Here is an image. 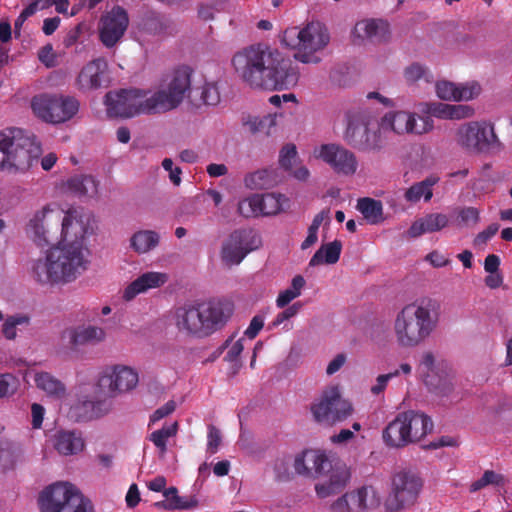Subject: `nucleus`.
Returning a JSON list of instances; mask_svg holds the SVG:
<instances>
[{
    "mask_svg": "<svg viewBox=\"0 0 512 512\" xmlns=\"http://www.w3.org/2000/svg\"><path fill=\"white\" fill-rule=\"evenodd\" d=\"M238 76L254 89L288 90L300 78L298 66L278 50L266 44H254L238 51L232 58Z\"/></svg>",
    "mask_w": 512,
    "mask_h": 512,
    "instance_id": "nucleus-1",
    "label": "nucleus"
},
{
    "mask_svg": "<svg viewBox=\"0 0 512 512\" xmlns=\"http://www.w3.org/2000/svg\"><path fill=\"white\" fill-rule=\"evenodd\" d=\"M234 311L226 300L188 301L174 310V324L182 335L204 339L220 331Z\"/></svg>",
    "mask_w": 512,
    "mask_h": 512,
    "instance_id": "nucleus-2",
    "label": "nucleus"
},
{
    "mask_svg": "<svg viewBox=\"0 0 512 512\" xmlns=\"http://www.w3.org/2000/svg\"><path fill=\"white\" fill-rule=\"evenodd\" d=\"M441 314L440 303L422 298L404 306L394 321L397 342L402 347H416L437 328Z\"/></svg>",
    "mask_w": 512,
    "mask_h": 512,
    "instance_id": "nucleus-3",
    "label": "nucleus"
},
{
    "mask_svg": "<svg viewBox=\"0 0 512 512\" xmlns=\"http://www.w3.org/2000/svg\"><path fill=\"white\" fill-rule=\"evenodd\" d=\"M87 260L78 245L58 244L31 264L33 279L42 285L69 283L86 270Z\"/></svg>",
    "mask_w": 512,
    "mask_h": 512,
    "instance_id": "nucleus-4",
    "label": "nucleus"
},
{
    "mask_svg": "<svg viewBox=\"0 0 512 512\" xmlns=\"http://www.w3.org/2000/svg\"><path fill=\"white\" fill-rule=\"evenodd\" d=\"M40 143L34 134L19 128L0 132V169L23 170L41 154Z\"/></svg>",
    "mask_w": 512,
    "mask_h": 512,
    "instance_id": "nucleus-5",
    "label": "nucleus"
},
{
    "mask_svg": "<svg viewBox=\"0 0 512 512\" xmlns=\"http://www.w3.org/2000/svg\"><path fill=\"white\" fill-rule=\"evenodd\" d=\"M433 430V422L423 412L408 410L400 412L388 423L382 433L386 446L403 448L417 442Z\"/></svg>",
    "mask_w": 512,
    "mask_h": 512,
    "instance_id": "nucleus-6",
    "label": "nucleus"
},
{
    "mask_svg": "<svg viewBox=\"0 0 512 512\" xmlns=\"http://www.w3.org/2000/svg\"><path fill=\"white\" fill-rule=\"evenodd\" d=\"M282 42L291 49L296 50L294 57L302 63H319L320 58L315 55L329 42L326 29L319 22L308 23L305 27H290L284 30Z\"/></svg>",
    "mask_w": 512,
    "mask_h": 512,
    "instance_id": "nucleus-7",
    "label": "nucleus"
},
{
    "mask_svg": "<svg viewBox=\"0 0 512 512\" xmlns=\"http://www.w3.org/2000/svg\"><path fill=\"white\" fill-rule=\"evenodd\" d=\"M382 129L372 115L364 110H352L347 113L345 141L354 149L362 152L379 151L383 147Z\"/></svg>",
    "mask_w": 512,
    "mask_h": 512,
    "instance_id": "nucleus-8",
    "label": "nucleus"
},
{
    "mask_svg": "<svg viewBox=\"0 0 512 512\" xmlns=\"http://www.w3.org/2000/svg\"><path fill=\"white\" fill-rule=\"evenodd\" d=\"M193 70L188 66H179L164 79V87L152 93L153 110L158 114L176 109L186 97L190 96Z\"/></svg>",
    "mask_w": 512,
    "mask_h": 512,
    "instance_id": "nucleus-9",
    "label": "nucleus"
},
{
    "mask_svg": "<svg viewBox=\"0 0 512 512\" xmlns=\"http://www.w3.org/2000/svg\"><path fill=\"white\" fill-rule=\"evenodd\" d=\"M41 512H94L91 501L70 483H55L41 492Z\"/></svg>",
    "mask_w": 512,
    "mask_h": 512,
    "instance_id": "nucleus-10",
    "label": "nucleus"
},
{
    "mask_svg": "<svg viewBox=\"0 0 512 512\" xmlns=\"http://www.w3.org/2000/svg\"><path fill=\"white\" fill-rule=\"evenodd\" d=\"M34 114L46 123L61 124L71 120L79 111V100L71 95L43 93L31 100Z\"/></svg>",
    "mask_w": 512,
    "mask_h": 512,
    "instance_id": "nucleus-11",
    "label": "nucleus"
},
{
    "mask_svg": "<svg viewBox=\"0 0 512 512\" xmlns=\"http://www.w3.org/2000/svg\"><path fill=\"white\" fill-rule=\"evenodd\" d=\"M152 101V95L148 96V92L141 89L110 91L105 96L108 115L121 118L158 114V111L151 107Z\"/></svg>",
    "mask_w": 512,
    "mask_h": 512,
    "instance_id": "nucleus-12",
    "label": "nucleus"
},
{
    "mask_svg": "<svg viewBox=\"0 0 512 512\" xmlns=\"http://www.w3.org/2000/svg\"><path fill=\"white\" fill-rule=\"evenodd\" d=\"M423 487L422 479L410 471H400L392 478V487L385 501L387 512H399L415 504Z\"/></svg>",
    "mask_w": 512,
    "mask_h": 512,
    "instance_id": "nucleus-13",
    "label": "nucleus"
},
{
    "mask_svg": "<svg viewBox=\"0 0 512 512\" xmlns=\"http://www.w3.org/2000/svg\"><path fill=\"white\" fill-rule=\"evenodd\" d=\"M317 422L333 425L345 421L352 415L351 403L342 398L338 387L325 391L318 403L311 407Z\"/></svg>",
    "mask_w": 512,
    "mask_h": 512,
    "instance_id": "nucleus-14",
    "label": "nucleus"
},
{
    "mask_svg": "<svg viewBox=\"0 0 512 512\" xmlns=\"http://www.w3.org/2000/svg\"><path fill=\"white\" fill-rule=\"evenodd\" d=\"M262 244L261 237L251 229L233 231L223 242L221 248L222 261L227 265H238L250 252Z\"/></svg>",
    "mask_w": 512,
    "mask_h": 512,
    "instance_id": "nucleus-15",
    "label": "nucleus"
},
{
    "mask_svg": "<svg viewBox=\"0 0 512 512\" xmlns=\"http://www.w3.org/2000/svg\"><path fill=\"white\" fill-rule=\"evenodd\" d=\"M379 127L383 132L390 131L397 135H421L433 128V121L428 116L417 117L408 111H390L381 118Z\"/></svg>",
    "mask_w": 512,
    "mask_h": 512,
    "instance_id": "nucleus-16",
    "label": "nucleus"
},
{
    "mask_svg": "<svg viewBox=\"0 0 512 512\" xmlns=\"http://www.w3.org/2000/svg\"><path fill=\"white\" fill-rule=\"evenodd\" d=\"M138 373L125 365L106 367L100 374L97 387L108 397H116L121 393L134 389L138 384Z\"/></svg>",
    "mask_w": 512,
    "mask_h": 512,
    "instance_id": "nucleus-17",
    "label": "nucleus"
},
{
    "mask_svg": "<svg viewBox=\"0 0 512 512\" xmlns=\"http://www.w3.org/2000/svg\"><path fill=\"white\" fill-rule=\"evenodd\" d=\"M458 142L474 152H488L500 146L494 126L486 122H471L462 126L458 130Z\"/></svg>",
    "mask_w": 512,
    "mask_h": 512,
    "instance_id": "nucleus-18",
    "label": "nucleus"
},
{
    "mask_svg": "<svg viewBox=\"0 0 512 512\" xmlns=\"http://www.w3.org/2000/svg\"><path fill=\"white\" fill-rule=\"evenodd\" d=\"M381 503L375 487L364 485L346 492L330 503L329 512H366L377 508Z\"/></svg>",
    "mask_w": 512,
    "mask_h": 512,
    "instance_id": "nucleus-19",
    "label": "nucleus"
},
{
    "mask_svg": "<svg viewBox=\"0 0 512 512\" xmlns=\"http://www.w3.org/2000/svg\"><path fill=\"white\" fill-rule=\"evenodd\" d=\"M313 156L328 164L340 175L351 176L358 169L356 155L340 144L328 143L317 146L313 149Z\"/></svg>",
    "mask_w": 512,
    "mask_h": 512,
    "instance_id": "nucleus-20",
    "label": "nucleus"
},
{
    "mask_svg": "<svg viewBox=\"0 0 512 512\" xmlns=\"http://www.w3.org/2000/svg\"><path fill=\"white\" fill-rule=\"evenodd\" d=\"M129 24L126 10L115 6L101 19L100 40L110 48L113 47L124 35Z\"/></svg>",
    "mask_w": 512,
    "mask_h": 512,
    "instance_id": "nucleus-21",
    "label": "nucleus"
},
{
    "mask_svg": "<svg viewBox=\"0 0 512 512\" xmlns=\"http://www.w3.org/2000/svg\"><path fill=\"white\" fill-rule=\"evenodd\" d=\"M280 199L281 195L273 193L255 194L239 202L238 212L246 218L276 215L282 209Z\"/></svg>",
    "mask_w": 512,
    "mask_h": 512,
    "instance_id": "nucleus-22",
    "label": "nucleus"
},
{
    "mask_svg": "<svg viewBox=\"0 0 512 512\" xmlns=\"http://www.w3.org/2000/svg\"><path fill=\"white\" fill-rule=\"evenodd\" d=\"M108 82V64L104 58L93 59L79 72L76 84L81 91H91Z\"/></svg>",
    "mask_w": 512,
    "mask_h": 512,
    "instance_id": "nucleus-23",
    "label": "nucleus"
},
{
    "mask_svg": "<svg viewBox=\"0 0 512 512\" xmlns=\"http://www.w3.org/2000/svg\"><path fill=\"white\" fill-rule=\"evenodd\" d=\"M61 338L67 340L72 350L82 346H95L106 339V332L103 328L94 325H79L65 329Z\"/></svg>",
    "mask_w": 512,
    "mask_h": 512,
    "instance_id": "nucleus-24",
    "label": "nucleus"
},
{
    "mask_svg": "<svg viewBox=\"0 0 512 512\" xmlns=\"http://www.w3.org/2000/svg\"><path fill=\"white\" fill-rule=\"evenodd\" d=\"M89 218L76 216L75 212L68 211L62 221V239L59 244L62 245H78L81 252L84 253L83 240L89 233Z\"/></svg>",
    "mask_w": 512,
    "mask_h": 512,
    "instance_id": "nucleus-25",
    "label": "nucleus"
},
{
    "mask_svg": "<svg viewBox=\"0 0 512 512\" xmlns=\"http://www.w3.org/2000/svg\"><path fill=\"white\" fill-rule=\"evenodd\" d=\"M435 88L437 96L446 101H468L477 97L481 91L476 82L456 85L446 80L438 81Z\"/></svg>",
    "mask_w": 512,
    "mask_h": 512,
    "instance_id": "nucleus-26",
    "label": "nucleus"
},
{
    "mask_svg": "<svg viewBox=\"0 0 512 512\" xmlns=\"http://www.w3.org/2000/svg\"><path fill=\"white\" fill-rule=\"evenodd\" d=\"M169 277L162 272H146L132 281L124 290L123 298L126 301L134 299L138 294L144 293L149 289L163 286Z\"/></svg>",
    "mask_w": 512,
    "mask_h": 512,
    "instance_id": "nucleus-27",
    "label": "nucleus"
},
{
    "mask_svg": "<svg viewBox=\"0 0 512 512\" xmlns=\"http://www.w3.org/2000/svg\"><path fill=\"white\" fill-rule=\"evenodd\" d=\"M450 219L444 213L432 212L416 219L408 229L410 238H417L426 233L441 231L449 225Z\"/></svg>",
    "mask_w": 512,
    "mask_h": 512,
    "instance_id": "nucleus-28",
    "label": "nucleus"
},
{
    "mask_svg": "<svg viewBox=\"0 0 512 512\" xmlns=\"http://www.w3.org/2000/svg\"><path fill=\"white\" fill-rule=\"evenodd\" d=\"M349 479L348 469L345 466H336L327 481L315 485V492L321 499L339 494L347 486Z\"/></svg>",
    "mask_w": 512,
    "mask_h": 512,
    "instance_id": "nucleus-29",
    "label": "nucleus"
},
{
    "mask_svg": "<svg viewBox=\"0 0 512 512\" xmlns=\"http://www.w3.org/2000/svg\"><path fill=\"white\" fill-rule=\"evenodd\" d=\"M53 446L60 455L70 456L83 451L85 442L80 433L61 430L54 435Z\"/></svg>",
    "mask_w": 512,
    "mask_h": 512,
    "instance_id": "nucleus-30",
    "label": "nucleus"
},
{
    "mask_svg": "<svg viewBox=\"0 0 512 512\" xmlns=\"http://www.w3.org/2000/svg\"><path fill=\"white\" fill-rule=\"evenodd\" d=\"M429 112L442 119H464L474 114V109L469 105L433 103L429 106Z\"/></svg>",
    "mask_w": 512,
    "mask_h": 512,
    "instance_id": "nucleus-31",
    "label": "nucleus"
},
{
    "mask_svg": "<svg viewBox=\"0 0 512 512\" xmlns=\"http://www.w3.org/2000/svg\"><path fill=\"white\" fill-rule=\"evenodd\" d=\"M420 365L425 373V383L433 387V391L440 396H448L453 391V384L447 379H440L439 383L434 384L430 372L434 371L435 357L432 352H425L422 355Z\"/></svg>",
    "mask_w": 512,
    "mask_h": 512,
    "instance_id": "nucleus-32",
    "label": "nucleus"
},
{
    "mask_svg": "<svg viewBox=\"0 0 512 512\" xmlns=\"http://www.w3.org/2000/svg\"><path fill=\"white\" fill-rule=\"evenodd\" d=\"M357 32L363 31V36L372 42L385 41L389 36V24L383 20H366L356 24Z\"/></svg>",
    "mask_w": 512,
    "mask_h": 512,
    "instance_id": "nucleus-33",
    "label": "nucleus"
},
{
    "mask_svg": "<svg viewBox=\"0 0 512 512\" xmlns=\"http://www.w3.org/2000/svg\"><path fill=\"white\" fill-rule=\"evenodd\" d=\"M439 178L435 176H429L423 181L417 182L409 187L404 194L407 202L416 203L421 198L425 202L431 200L433 196V186L438 182Z\"/></svg>",
    "mask_w": 512,
    "mask_h": 512,
    "instance_id": "nucleus-34",
    "label": "nucleus"
},
{
    "mask_svg": "<svg viewBox=\"0 0 512 512\" xmlns=\"http://www.w3.org/2000/svg\"><path fill=\"white\" fill-rule=\"evenodd\" d=\"M342 250V243L334 240L322 245L310 259L309 265L314 267L321 264H335L339 261Z\"/></svg>",
    "mask_w": 512,
    "mask_h": 512,
    "instance_id": "nucleus-35",
    "label": "nucleus"
},
{
    "mask_svg": "<svg viewBox=\"0 0 512 512\" xmlns=\"http://www.w3.org/2000/svg\"><path fill=\"white\" fill-rule=\"evenodd\" d=\"M160 241V236L153 230H140L135 232L130 239L131 248L139 253H147L154 249Z\"/></svg>",
    "mask_w": 512,
    "mask_h": 512,
    "instance_id": "nucleus-36",
    "label": "nucleus"
},
{
    "mask_svg": "<svg viewBox=\"0 0 512 512\" xmlns=\"http://www.w3.org/2000/svg\"><path fill=\"white\" fill-rule=\"evenodd\" d=\"M34 381L49 396L60 398L65 394L64 384L48 372L36 373Z\"/></svg>",
    "mask_w": 512,
    "mask_h": 512,
    "instance_id": "nucleus-37",
    "label": "nucleus"
},
{
    "mask_svg": "<svg viewBox=\"0 0 512 512\" xmlns=\"http://www.w3.org/2000/svg\"><path fill=\"white\" fill-rule=\"evenodd\" d=\"M357 209L370 224H378L383 220V206L381 201L372 198H360Z\"/></svg>",
    "mask_w": 512,
    "mask_h": 512,
    "instance_id": "nucleus-38",
    "label": "nucleus"
},
{
    "mask_svg": "<svg viewBox=\"0 0 512 512\" xmlns=\"http://www.w3.org/2000/svg\"><path fill=\"white\" fill-rule=\"evenodd\" d=\"M234 336H230L220 347V350L226 349L229 347V350L227 351L224 360L232 364L233 373H237L238 370L241 367V362L239 360V357L241 353L243 352L244 345H243V338L238 339L237 341L233 342Z\"/></svg>",
    "mask_w": 512,
    "mask_h": 512,
    "instance_id": "nucleus-39",
    "label": "nucleus"
},
{
    "mask_svg": "<svg viewBox=\"0 0 512 512\" xmlns=\"http://www.w3.org/2000/svg\"><path fill=\"white\" fill-rule=\"evenodd\" d=\"M311 463V476L320 477L334 469L332 463L325 453L317 450H310L307 454Z\"/></svg>",
    "mask_w": 512,
    "mask_h": 512,
    "instance_id": "nucleus-40",
    "label": "nucleus"
},
{
    "mask_svg": "<svg viewBox=\"0 0 512 512\" xmlns=\"http://www.w3.org/2000/svg\"><path fill=\"white\" fill-rule=\"evenodd\" d=\"M177 432L178 422H174L152 432L149 436V440L159 449L160 454L164 455L167 452V440L174 437Z\"/></svg>",
    "mask_w": 512,
    "mask_h": 512,
    "instance_id": "nucleus-41",
    "label": "nucleus"
},
{
    "mask_svg": "<svg viewBox=\"0 0 512 512\" xmlns=\"http://www.w3.org/2000/svg\"><path fill=\"white\" fill-rule=\"evenodd\" d=\"M276 125L275 115H265L263 117H249L245 122L246 126L252 134L261 133L269 135L271 129Z\"/></svg>",
    "mask_w": 512,
    "mask_h": 512,
    "instance_id": "nucleus-42",
    "label": "nucleus"
},
{
    "mask_svg": "<svg viewBox=\"0 0 512 512\" xmlns=\"http://www.w3.org/2000/svg\"><path fill=\"white\" fill-rule=\"evenodd\" d=\"M403 75L406 83L408 84H414L421 79L427 83H432L434 81V76L430 70L426 66L417 62L407 66L404 69Z\"/></svg>",
    "mask_w": 512,
    "mask_h": 512,
    "instance_id": "nucleus-43",
    "label": "nucleus"
},
{
    "mask_svg": "<svg viewBox=\"0 0 512 512\" xmlns=\"http://www.w3.org/2000/svg\"><path fill=\"white\" fill-rule=\"evenodd\" d=\"M30 324V317L27 314L19 313L8 316L2 325V333L8 340H14L17 336L18 326H27Z\"/></svg>",
    "mask_w": 512,
    "mask_h": 512,
    "instance_id": "nucleus-44",
    "label": "nucleus"
},
{
    "mask_svg": "<svg viewBox=\"0 0 512 512\" xmlns=\"http://www.w3.org/2000/svg\"><path fill=\"white\" fill-rule=\"evenodd\" d=\"M505 482V477L502 474L496 473L492 470H486L481 478L471 484L470 490L472 492H476L488 485L503 487Z\"/></svg>",
    "mask_w": 512,
    "mask_h": 512,
    "instance_id": "nucleus-45",
    "label": "nucleus"
},
{
    "mask_svg": "<svg viewBox=\"0 0 512 512\" xmlns=\"http://www.w3.org/2000/svg\"><path fill=\"white\" fill-rule=\"evenodd\" d=\"M51 210L48 206L43 207L40 211H37L33 218L29 222V227L33 231L35 237H37L40 241H44L48 243L49 240L46 236V230L44 227V220L48 212Z\"/></svg>",
    "mask_w": 512,
    "mask_h": 512,
    "instance_id": "nucleus-46",
    "label": "nucleus"
},
{
    "mask_svg": "<svg viewBox=\"0 0 512 512\" xmlns=\"http://www.w3.org/2000/svg\"><path fill=\"white\" fill-rule=\"evenodd\" d=\"M297 156L298 153L295 144L288 143L284 145L279 153V164L281 168L291 172L293 163L296 161Z\"/></svg>",
    "mask_w": 512,
    "mask_h": 512,
    "instance_id": "nucleus-47",
    "label": "nucleus"
},
{
    "mask_svg": "<svg viewBox=\"0 0 512 512\" xmlns=\"http://www.w3.org/2000/svg\"><path fill=\"white\" fill-rule=\"evenodd\" d=\"M72 183L83 185V196L93 197L98 193V182L90 175H76Z\"/></svg>",
    "mask_w": 512,
    "mask_h": 512,
    "instance_id": "nucleus-48",
    "label": "nucleus"
},
{
    "mask_svg": "<svg viewBox=\"0 0 512 512\" xmlns=\"http://www.w3.org/2000/svg\"><path fill=\"white\" fill-rule=\"evenodd\" d=\"M198 504V501L195 497H187V496H175L172 497L171 502L165 504L164 502L156 503L157 506L163 505L166 506L168 509L176 510V509H190L196 507Z\"/></svg>",
    "mask_w": 512,
    "mask_h": 512,
    "instance_id": "nucleus-49",
    "label": "nucleus"
},
{
    "mask_svg": "<svg viewBox=\"0 0 512 512\" xmlns=\"http://www.w3.org/2000/svg\"><path fill=\"white\" fill-rule=\"evenodd\" d=\"M200 98L206 105H216L220 101V93L215 84L206 83L200 88Z\"/></svg>",
    "mask_w": 512,
    "mask_h": 512,
    "instance_id": "nucleus-50",
    "label": "nucleus"
},
{
    "mask_svg": "<svg viewBox=\"0 0 512 512\" xmlns=\"http://www.w3.org/2000/svg\"><path fill=\"white\" fill-rule=\"evenodd\" d=\"M310 450H305L300 454H297L294 459L295 472L303 476H311V463H309V457L307 454Z\"/></svg>",
    "mask_w": 512,
    "mask_h": 512,
    "instance_id": "nucleus-51",
    "label": "nucleus"
},
{
    "mask_svg": "<svg viewBox=\"0 0 512 512\" xmlns=\"http://www.w3.org/2000/svg\"><path fill=\"white\" fill-rule=\"evenodd\" d=\"M459 223L463 225L477 224L480 220V212L475 207H464L458 212Z\"/></svg>",
    "mask_w": 512,
    "mask_h": 512,
    "instance_id": "nucleus-52",
    "label": "nucleus"
},
{
    "mask_svg": "<svg viewBox=\"0 0 512 512\" xmlns=\"http://www.w3.org/2000/svg\"><path fill=\"white\" fill-rule=\"evenodd\" d=\"M499 225L497 223L490 224L486 229L478 233L474 240L473 244L477 248L484 247L487 242L498 232Z\"/></svg>",
    "mask_w": 512,
    "mask_h": 512,
    "instance_id": "nucleus-53",
    "label": "nucleus"
},
{
    "mask_svg": "<svg viewBox=\"0 0 512 512\" xmlns=\"http://www.w3.org/2000/svg\"><path fill=\"white\" fill-rule=\"evenodd\" d=\"M17 387V379L12 374L0 375V398L14 393Z\"/></svg>",
    "mask_w": 512,
    "mask_h": 512,
    "instance_id": "nucleus-54",
    "label": "nucleus"
},
{
    "mask_svg": "<svg viewBox=\"0 0 512 512\" xmlns=\"http://www.w3.org/2000/svg\"><path fill=\"white\" fill-rule=\"evenodd\" d=\"M207 437H208L207 449L211 454H214L217 452V450L221 444V432L214 425H209Z\"/></svg>",
    "mask_w": 512,
    "mask_h": 512,
    "instance_id": "nucleus-55",
    "label": "nucleus"
},
{
    "mask_svg": "<svg viewBox=\"0 0 512 512\" xmlns=\"http://www.w3.org/2000/svg\"><path fill=\"white\" fill-rule=\"evenodd\" d=\"M301 307H302V304L299 302L294 303L293 305L289 306L288 308H286L284 311L280 312L275 317V319L272 322V325L279 326L284 321L289 320L290 318L294 317L299 312Z\"/></svg>",
    "mask_w": 512,
    "mask_h": 512,
    "instance_id": "nucleus-56",
    "label": "nucleus"
},
{
    "mask_svg": "<svg viewBox=\"0 0 512 512\" xmlns=\"http://www.w3.org/2000/svg\"><path fill=\"white\" fill-rule=\"evenodd\" d=\"M398 375H399V371L398 370H395V371L390 372L388 374L379 375L376 378V384L371 387V392L374 395H379L380 393H382L385 390L389 380L394 378V377H397Z\"/></svg>",
    "mask_w": 512,
    "mask_h": 512,
    "instance_id": "nucleus-57",
    "label": "nucleus"
},
{
    "mask_svg": "<svg viewBox=\"0 0 512 512\" xmlns=\"http://www.w3.org/2000/svg\"><path fill=\"white\" fill-rule=\"evenodd\" d=\"M162 167L169 172L170 181L178 186L181 183V169L174 167L173 161L170 158H164L162 161Z\"/></svg>",
    "mask_w": 512,
    "mask_h": 512,
    "instance_id": "nucleus-58",
    "label": "nucleus"
},
{
    "mask_svg": "<svg viewBox=\"0 0 512 512\" xmlns=\"http://www.w3.org/2000/svg\"><path fill=\"white\" fill-rule=\"evenodd\" d=\"M264 326V318L260 315H255L247 329L244 331V335L249 339H254Z\"/></svg>",
    "mask_w": 512,
    "mask_h": 512,
    "instance_id": "nucleus-59",
    "label": "nucleus"
},
{
    "mask_svg": "<svg viewBox=\"0 0 512 512\" xmlns=\"http://www.w3.org/2000/svg\"><path fill=\"white\" fill-rule=\"evenodd\" d=\"M176 408L175 402L170 400L167 403H165L160 408L156 409L154 413L150 417V423H155L164 417L170 415L172 412H174Z\"/></svg>",
    "mask_w": 512,
    "mask_h": 512,
    "instance_id": "nucleus-60",
    "label": "nucleus"
},
{
    "mask_svg": "<svg viewBox=\"0 0 512 512\" xmlns=\"http://www.w3.org/2000/svg\"><path fill=\"white\" fill-rule=\"evenodd\" d=\"M289 461L286 459H278L275 462L274 470L276 477L280 481H286L290 479V473L288 471Z\"/></svg>",
    "mask_w": 512,
    "mask_h": 512,
    "instance_id": "nucleus-61",
    "label": "nucleus"
},
{
    "mask_svg": "<svg viewBox=\"0 0 512 512\" xmlns=\"http://www.w3.org/2000/svg\"><path fill=\"white\" fill-rule=\"evenodd\" d=\"M44 408L42 405L34 403L31 406L32 413V426L35 429H38L42 426L43 418H44Z\"/></svg>",
    "mask_w": 512,
    "mask_h": 512,
    "instance_id": "nucleus-62",
    "label": "nucleus"
},
{
    "mask_svg": "<svg viewBox=\"0 0 512 512\" xmlns=\"http://www.w3.org/2000/svg\"><path fill=\"white\" fill-rule=\"evenodd\" d=\"M39 60L44 63L47 67L54 65V55L52 45L47 44L39 51Z\"/></svg>",
    "mask_w": 512,
    "mask_h": 512,
    "instance_id": "nucleus-63",
    "label": "nucleus"
},
{
    "mask_svg": "<svg viewBox=\"0 0 512 512\" xmlns=\"http://www.w3.org/2000/svg\"><path fill=\"white\" fill-rule=\"evenodd\" d=\"M500 258L496 254H489L484 261V269L487 273L493 274L499 272Z\"/></svg>",
    "mask_w": 512,
    "mask_h": 512,
    "instance_id": "nucleus-64",
    "label": "nucleus"
}]
</instances>
